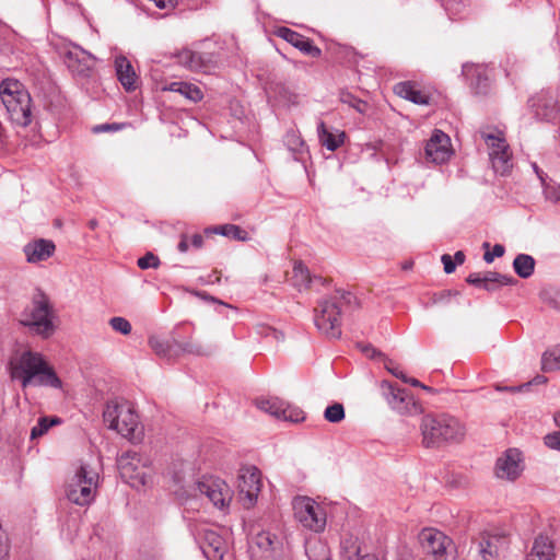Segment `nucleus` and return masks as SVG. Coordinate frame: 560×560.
I'll use <instances>...</instances> for the list:
<instances>
[{"instance_id": "obj_1", "label": "nucleus", "mask_w": 560, "mask_h": 560, "mask_svg": "<svg viewBox=\"0 0 560 560\" xmlns=\"http://www.w3.org/2000/svg\"><path fill=\"white\" fill-rule=\"evenodd\" d=\"M9 365L12 380L20 381L23 388L39 386L59 389L62 387L61 380L42 353L24 351L11 359Z\"/></svg>"}, {"instance_id": "obj_2", "label": "nucleus", "mask_w": 560, "mask_h": 560, "mask_svg": "<svg viewBox=\"0 0 560 560\" xmlns=\"http://www.w3.org/2000/svg\"><path fill=\"white\" fill-rule=\"evenodd\" d=\"M422 445L439 448L443 445L460 442L466 433L464 424L447 413H429L421 419Z\"/></svg>"}, {"instance_id": "obj_3", "label": "nucleus", "mask_w": 560, "mask_h": 560, "mask_svg": "<svg viewBox=\"0 0 560 560\" xmlns=\"http://www.w3.org/2000/svg\"><path fill=\"white\" fill-rule=\"evenodd\" d=\"M354 300L352 293L343 290H336L331 295L322 299L314 315L317 329L329 339L340 338L342 332L341 310Z\"/></svg>"}, {"instance_id": "obj_4", "label": "nucleus", "mask_w": 560, "mask_h": 560, "mask_svg": "<svg viewBox=\"0 0 560 560\" xmlns=\"http://www.w3.org/2000/svg\"><path fill=\"white\" fill-rule=\"evenodd\" d=\"M0 96L13 124L27 127L32 122V98L19 80H2Z\"/></svg>"}, {"instance_id": "obj_5", "label": "nucleus", "mask_w": 560, "mask_h": 560, "mask_svg": "<svg viewBox=\"0 0 560 560\" xmlns=\"http://www.w3.org/2000/svg\"><path fill=\"white\" fill-rule=\"evenodd\" d=\"M54 310L48 296L38 290L28 306L21 313V325L28 328L33 335L43 338L50 337L55 331Z\"/></svg>"}, {"instance_id": "obj_6", "label": "nucleus", "mask_w": 560, "mask_h": 560, "mask_svg": "<svg viewBox=\"0 0 560 560\" xmlns=\"http://www.w3.org/2000/svg\"><path fill=\"white\" fill-rule=\"evenodd\" d=\"M186 328L185 324L177 325L173 331L170 340L161 339L156 336L149 338V346L154 353L161 358L172 360L183 353L207 355L211 352L209 347L194 342L191 340L184 341L182 330Z\"/></svg>"}, {"instance_id": "obj_7", "label": "nucleus", "mask_w": 560, "mask_h": 560, "mask_svg": "<svg viewBox=\"0 0 560 560\" xmlns=\"http://www.w3.org/2000/svg\"><path fill=\"white\" fill-rule=\"evenodd\" d=\"M104 422L109 429L117 431L124 438H137L139 417L132 405L126 400H110L103 411Z\"/></svg>"}, {"instance_id": "obj_8", "label": "nucleus", "mask_w": 560, "mask_h": 560, "mask_svg": "<svg viewBox=\"0 0 560 560\" xmlns=\"http://www.w3.org/2000/svg\"><path fill=\"white\" fill-rule=\"evenodd\" d=\"M98 472L90 465L82 464L67 486V498L77 505H89L95 499Z\"/></svg>"}, {"instance_id": "obj_9", "label": "nucleus", "mask_w": 560, "mask_h": 560, "mask_svg": "<svg viewBox=\"0 0 560 560\" xmlns=\"http://www.w3.org/2000/svg\"><path fill=\"white\" fill-rule=\"evenodd\" d=\"M294 516L305 528L322 532L326 526V512L323 506L308 497H299L293 501Z\"/></svg>"}, {"instance_id": "obj_10", "label": "nucleus", "mask_w": 560, "mask_h": 560, "mask_svg": "<svg viewBox=\"0 0 560 560\" xmlns=\"http://www.w3.org/2000/svg\"><path fill=\"white\" fill-rule=\"evenodd\" d=\"M149 459L137 452H126L118 458V468L122 478L132 487L145 486L150 478Z\"/></svg>"}, {"instance_id": "obj_11", "label": "nucleus", "mask_w": 560, "mask_h": 560, "mask_svg": "<svg viewBox=\"0 0 560 560\" xmlns=\"http://www.w3.org/2000/svg\"><path fill=\"white\" fill-rule=\"evenodd\" d=\"M381 387L387 404L393 410L400 415H417L421 412V406L406 389L396 387L387 381H383Z\"/></svg>"}, {"instance_id": "obj_12", "label": "nucleus", "mask_w": 560, "mask_h": 560, "mask_svg": "<svg viewBox=\"0 0 560 560\" xmlns=\"http://www.w3.org/2000/svg\"><path fill=\"white\" fill-rule=\"evenodd\" d=\"M196 490L205 495L215 508H228L232 500V491L228 483L217 477H205L196 483Z\"/></svg>"}, {"instance_id": "obj_13", "label": "nucleus", "mask_w": 560, "mask_h": 560, "mask_svg": "<svg viewBox=\"0 0 560 560\" xmlns=\"http://www.w3.org/2000/svg\"><path fill=\"white\" fill-rule=\"evenodd\" d=\"M260 488L259 469L255 466H243L238 474V489L245 506L249 508L256 502Z\"/></svg>"}, {"instance_id": "obj_14", "label": "nucleus", "mask_w": 560, "mask_h": 560, "mask_svg": "<svg viewBox=\"0 0 560 560\" xmlns=\"http://www.w3.org/2000/svg\"><path fill=\"white\" fill-rule=\"evenodd\" d=\"M425 158L435 164L448 161L452 154L451 139L442 130L435 129L424 148Z\"/></svg>"}, {"instance_id": "obj_15", "label": "nucleus", "mask_w": 560, "mask_h": 560, "mask_svg": "<svg viewBox=\"0 0 560 560\" xmlns=\"http://www.w3.org/2000/svg\"><path fill=\"white\" fill-rule=\"evenodd\" d=\"M196 539L200 542L201 550L207 559H223L225 541L215 530L203 526L198 530Z\"/></svg>"}, {"instance_id": "obj_16", "label": "nucleus", "mask_w": 560, "mask_h": 560, "mask_svg": "<svg viewBox=\"0 0 560 560\" xmlns=\"http://www.w3.org/2000/svg\"><path fill=\"white\" fill-rule=\"evenodd\" d=\"M509 538L504 534H485L479 542L482 560H500L509 547Z\"/></svg>"}, {"instance_id": "obj_17", "label": "nucleus", "mask_w": 560, "mask_h": 560, "mask_svg": "<svg viewBox=\"0 0 560 560\" xmlns=\"http://www.w3.org/2000/svg\"><path fill=\"white\" fill-rule=\"evenodd\" d=\"M94 56L79 47H74V49L69 50L65 55V63L68 69L79 77H89L94 67Z\"/></svg>"}, {"instance_id": "obj_18", "label": "nucleus", "mask_w": 560, "mask_h": 560, "mask_svg": "<svg viewBox=\"0 0 560 560\" xmlns=\"http://www.w3.org/2000/svg\"><path fill=\"white\" fill-rule=\"evenodd\" d=\"M466 281L477 288H482L487 291H495L504 285H512L516 280L512 276L502 275L499 272L487 271L485 275L479 272L470 273Z\"/></svg>"}, {"instance_id": "obj_19", "label": "nucleus", "mask_w": 560, "mask_h": 560, "mask_svg": "<svg viewBox=\"0 0 560 560\" xmlns=\"http://www.w3.org/2000/svg\"><path fill=\"white\" fill-rule=\"evenodd\" d=\"M522 472L521 453L515 448H510L504 456L498 458L495 464V475L498 478L515 480Z\"/></svg>"}, {"instance_id": "obj_20", "label": "nucleus", "mask_w": 560, "mask_h": 560, "mask_svg": "<svg viewBox=\"0 0 560 560\" xmlns=\"http://www.w3.org/2000/svg\"><path fill=\"white\" fill-rule=\"evenodd\" d=\"M463 75L469 81L470 89L478 95H486L490 89L487 68L480 65H463Z\"/></svg>"}, {"instance_id": "obj_21", "label": "nucleus", "mask_w": 560, "mask_h": 560, "mask_svg": "<svg viewBox=\"0 0 560 560\" xmlns=\"http://www.w3.org/2000/svg\"><path fill=\"white\" fill-rule=\"evenodd\" d=\"M420 537L425 551L433 555L436 560H443L451 540L443 533L434 529H423Z\"/></svg>"}, {"instance_id": "obj_22", "label": "nucleus", "mask_w": 560, "mask_h": 560, "mask_svg": "<svg viewBox=\"0 0 560 560\" xmlns=\"http://www.w3.org/2000/svg\"><path fill=\"white\" fill-rule=\"evenodd\" d=\"M55 250V243L46 238L35 240L23 247V253L30 264H37L47 260L54 255Z\"/></svg>"}, {"instance_id": "obj_23", "label": "nucleus", "mask_w": 560, "mask_h": 560, "mask_svg": "<svg viewBox=\"0 0 560 560\" xmlns=\"http://www.w3.org/2000/svg\"><path fill=\"white\" fill-rule=\"evenodd\" d=\"M116 75L120 84L127 92L135 91L138 86V75L136 74L131 62L125 56L115 58Z\"/></svg>"}, {"instance_id": "obj_24", "label": "nucleus", "mask_w": 560, "mask_h": 560, "mask_svg": "<svg viewBox=\"0 0 560 560\" xmlns=\"http://www.w3.org/2000/svg\"><path fill=\"white\" fill-rule=\"evenodd\" d=\"M317 137L319 140V143L325 147L329 151H336L339 149L346 139L345 131L336 130V132H332L328 130L325 122L320 120L317 124Z\"/></svg>"}, {"instance_id": "obj_25", "label": "nucleus", "mask_w": 560, "mask_h": 560, "mask_svg": "<svg viewBox=\"0 0 560 560\" xmlns=\"http://www.w3.org/2000/svg\"><path fill=\"white\" fill-rule=\"evenodd\" d=\"M394 91L399 97L408 100L417 105L429 104V96L420 91L411 81L397 83Z\"/></svg>"}, {"instance_id": "obj_26", "label": "nucleus", "mask_w": 560, "mask_h": 560, "mask_svg": "<svg viewBox=\"0 0 560 560\" xmlns=\"http://www.w3.org/2000/svg\"><path fill=\"white\" fill-rule=\"evenodd\" d=\"M553 545L546 536H538L528 553L527 560H553Z\"/></svg>"}, {"instance_id": "obj_27", "label": "nucleus", "mask_w": 560, "mask_h": 560, "mask_svg": "<svg viewBox=\"0 0 560 560\" xmlns=\"http://www.w3.org/2000/svg\"><path fill=\"white\" fill-rule=\"evenodd\" d=\"M284 144L293 153L294 160L301 161L307 153V148L301 135L296 130H289L284 136Z\"/></svg>"}, {"instance_id": "obj_28", "label": "nucleus", "mask_w": 560, "mask_h": 560, "mask_svg": "<svg viewBox=\"0 0 560 560\" xmlns=\"http://www.w3.org/2000/svg\"><path fill=\"white\" fill-rule=\"evenodd\" d=\"M324 283L325 280L322 277L312 278L308 269L302 264L298 262L293 268V284L299 289L308 288L313 283Z\"/></svg>"}, {"instance_id": "obj_29", "label": "nucleus", "mask_w": 560, "mask_h": 560, "mask_svg": "<svg viewBox=\"0 0 560 560\" xmlns=\"http://www.w3.org/2000/svg\"><path fill=\"white\" fill-rule=\"evenodd\" d=\"M536 261L533 256L527 254H518L513 261V269L515 273L523 278H529L535 270Z\"/></svg>"}, {"instance_id": "obj_30", "label": "nucleus", "mask_w": 560, "mask_h": 560, "mask_svg": "<svg viewBox=\"0 0 560 560\" xmlns=\"http://www.w3.org/2000/svg\"><path fill=\"white\" fill-rule=\"evenodd\" d=\"M285 404H287L285 401H283L280 398H277V397H272V398H268V399H259L256 402L257 407L261 411L267 412V413L271 415L272 417L280 419V420H281V417L283 416V412H285L284 411Z\"/></svg>"}, {"instance_id": "obj_31", "label": "nucleus", "mask_w": 560, "mask_h": 560, "mask_svg": "<svg viewBox=\"0 0 560 560\" xmlns=\"http://www.w3.org/2000/svg\"><path fill=\"white\" fill-rule=\"evenodd\" d=\"M177 57L178 62L190 70H200L203 68V58L199 52L183 49Z\"/></svg>"}, {"instance_id": "obj_32", "label": "nucleus", "mask_w": 560, "mask_h": 560, "mask_svg": "<svg viewBox=\"0 0 560 560\" xmlns=\"http://www.w3.org/2000/svg\"><path fill=\"white\" fill-rule=\"evenodd\" d=\"M62 422L59 417H40L31 430V440H36L46 434L49 429L54 425H58Z\"/></svg>"}, {"instance_id": "obj_33", "label": "nucleus", "mask_w": 560, "mask_h": 560, "mask_svg": "<svg viewBox=\"0 0 560 560\" xmlns=\"http://www.w3.org/2000/svg\"><path fill=\"white\" fill-rule=\"evenodd\" d=\"M560 369V345L544 352L541 357V370L551 372Z\"/></svg>"}, {"instance_id": "obj_34", "label": "nucleus", "mask_w": 560, "mask_h": 560, "mask_svg": "<svg viewBox=\"0 0 560 560\" xmlns=\"http://www.w3.org/2000/svg\"><path fill=\"white\" fill-rule=\"evenodd\" d=\"M489 158L497 174L505 175L512 167L509 150L504 151L502 154L489 153Z\"/></svg>"}, {"instance_id": "obj_35", "label": "nucleus", "mask_w": 560, "mask_h": 560, "mask_svg": "<svg viewBox=\"0 0 560 560\" xmlns=\"http://www.w3.org/2000/svg\"><path fill=\"white\" fill-rule=\"evenodd\" d=\"M277 537L267 530H261L253 538V544L262 551H269L275 548Z\"/></svg>"}, {"instance_id": "obj_36", "label": "nucleus", "mask_w": 560, "mask_h": 560, "mask_svg": "<svg viewBox=\"0 0 560 560\" xmlns=\"http://www.w3.org/2000/svg\"><path fill=\"white\" fill-rule=\"evenodd\" d=\"M276 34L295 48L300 47V44L305 38L304 35L285 26L279 27Z\"/></svg>"}, {"instance_id": "obj_37", "label": "nucleus", "mask_w": 560, "mask_h": 560, "mask_svg": "<svg viewBox=\"0 0 560 560\" xmlns=\"http://www.w3.org/2000/svg\"><path fill=\"white\" fill-rule=\"evenodd\" d=\"M324 418L331 423H338L345 419V408L341 404L335 402L325 409Z\"/></svg>"}, {"instance_id": "obj_38", "label": "nucleus", "mask_w": 560, "mask_h": 560, "mask_svg": "<svg viewBox=\"0 0 560 560\" xmlns=\"http://www.w3.org/2000/svg\"><path fill=\"white\" fill-rule=\"evenodd\" d=\"M483 138L490 149L489 153L502 154L504 151L509 150V145L503 138L494 135H486Z\"/></svg>"}, {"instance_id": "obj_39", "label": "nucleus", "mask_w": 560, "mask_h": 560, "mask_svg": "<svg viewBox=\"0 0 560 560\" xmlns=\"http://www.w3.org/2000/svg\"><path fill=\"white\" fill-rule=\"evenodd\" d=\"M178 93L194 103L201 101L203 97L201 90L197 85L188 82L184 83Z\"/></svg>"}, {"instance_id": "obj_40", "label": "nucleus", "mask_w": 560, "mask_h": 560, "mask_svg": "<svg viewBox=\"0 0 560 560\" xmlns=\"http://www.w3.org/2000/svg\"><path fill=\"white\" fill-rule=\"evenodd\" d=\"M109 326L113 330L121 334V335H129L131 332V324L128 319L121 316H114L108 322Z\"/></svg>"}, {"instance_id": "obj_41", "label": "nucleus", "mask_w": 560, "mask_h": 560, "mask_svg": "<svg viewBox=\"0 0 560 560\" xmlns=\"http://www.w3.org/2000/svg\"><path fill=\"white\" fill-rule=\"evenodd\" d=\"M283 416L281 417V420L290 421L298 423L300 421H303L305 419L304 412L302 409H300L296 406H292L290 404H285Z\"/></svg>"}, {"instance_id": "obj_42", "label": "nucleus", "mask_w": 560, "mask_h": 560, "mask_svg": "<svg viewBox=\"0 0 560 560\" xmlns=\"http://www.w3.org/2000/svg\"><path fill=\"white\" fill-rule=\"evenodd\" d=\"M340 101L342 103H345V104H348L349 106H351L352 108H354L359 113H364L365 112L366 103L363 102L362 100L355 97L354 95H352L349 92L342 91L340 93Z\"/></svg>"}, {"instance_id": "obj_43", "label": "nucleus", "mask_w": 560, "mask_h": 560, "mask_svg": "<svg viewBox=\"0 0 560 560\" xmlns=\"http://www.w3.org/2000/svg\"><path fill=\"white\" fill-rule=\"evenodd\" d=\"M215 232L220 233L223 236L232 237L235 240H244V237L242 235L244 233V231L237 225H233V224L223 225V226L217 228Z\"/></svg>"}, {"instance_id": "obj_44", "label": "nucleus", "mask_w": 560, "mask_h": 560, "mask_svg": "<svg viewBox=\"0 0 560 560\" xmlns=\"http://www.w3.org/2000/svg\"><path fill=\"white\" fill-rule=\"evenodd\" d=\"M140 269L158 268L160 266V259L156 255L149 252L144 256L140 257L137 261Z\"/></svg>"}, {"instance_id": "obj_45", "label": "nucleus", "mask_w": 560, "mask_h": 560, "mask_svg": "<svg viewBox=\"0 0 560 560\" xmlns=\"http://www.w3.org/2000/svg\"><path fill=\"white\" fill-rule=\"evenodd\" d=\"M298 49L303 52L304 55L318 58L322 55V50L313 45L312 40L307 37H305L302 43L300 44V47Z\"/></svg>"}, {"instance_id": "obj_46", "label": "nucleus", "mask_w": 560, "mask_h": 560, "mask_svg": "<svg viewBox=\"0 0 560 560\" xmlns=\"http://www.w3.org/2000/svg\"><path fill=\"white\" fill-rule=\"evenodd\" d=\"M441 3L451 16L458 15L464 7L463 0H441Z\"/></svg>"}, {"instance_id": "obj_47", "label": "nucleus", "mask_w": 560, "mask_h": 560, "mask_svg": "<svg viewBox=\"0 0 560 560\" xmlns=\"http://www.w3.org/2000/svg\"><path fill=\"white\" fill-rule=\"evenodd\" d=\"M544 192L549 201L560 205V185H547Z\"/></svg>"}, {"instance_id": "obj_48", "label": "nucleus", "mask_w": 560, "mask_h": 560, "mask_svg": "<svg viewBox=\"0 0 560 560\" xmlns=\"http://www.w3.org/2000/svg\"><path fill=\"white\" fill-rule=\"evenodd\" d=\"M544 441L549 448L560 451V430L547 434Z\"/></svg>"}, {"instance_id": "obj_49", "label": "nucleus", "mask_w": 560, "mask_h": 560, "mask_svg": "<svg viewBox=\"0 0 560 560\" xmlns=\"http://www.w3.org/2000/svg\"><path fill=\"white\" fill-rule=\"evenodd\" d=\"M504 246L501 245V244H495L492 248V252H486L485 255H483V260L487 262V264H490L493 261V259L495 257H502L504 255Z\"/></svg>"}, {"instance_id": "obj_50", "label": "nucleus", "mask_w": 560, "mask_h": 560, "mask_svg": "<svg viewBox=\"0 0 560 560\" xmlns=\"http://www.w3.org/2000/svg\"><path fill=\"white\" fill-rule=\"evenodd\" d=\"M385 369L395 377L401 380L404 382L406 374L399 370L397 366L394 365V362L385 357Z\"/></svg>"}, {"instance_id": "obj_51", "label": "nucleus", "mask_w": 560, "mask_h": 560, "mask_svg": "<svg viewBox=\"0 0 560 560\" xmlns=\"http://www.w3.org/2000/svg\"><path fill=\"white\" fill-rule=\"evenodd\" d=\"M360 349L361 351L369 358H372V359H375V358H383L385 359V355L380 352L378 350H376L373 346L371 345H363V346H360Z\"/></svg>"}, {"instance_id": "obj_52", "label": "nucleus", "mask_w": 560, "mask_h": 560, "mask_svg": "<svg viewBox=\"0 0 560 560\" xmlns=\"http://www.w3.org/2000/svg\"><path fill=\"white\" fill-rule=\"evenodd\" d=\"M441 260L443 262L445 273L450 275V273L455 271L456 264L454 262V260H453L451 255L444 254L441 257Z\"/></svg>"}, {"instance_id": "obj_53", "label": "nucleus", "mask_w": 560, "mask_h": 560, "mask_svg": "<svg viewBox=\"0 0 560 560\" xmlns=\"http://www.w3.org/2000/svg\"><path fill=\"white\" fill-rule=\"evenodd\" d=\"M188 248H189V237H188V235L183 234L180 237V241L177 245V249L180 253H186L188 250Z\"/></svg>"}, {"instance_id": "obj_54", "label": "nucleus", "mask_w": 560, "mask_h": 560, "mask_svg": "<svg viewBox=\"0 0 560 560\" xmlns=\"http://www.w3.org/2000/svg\"><path fill=\"white\" fill-rule=\"evenodd\" d=\"M184 81H174L167 84L164 90L178 93L184 85Z\"/></svg>"}, {"instance_id": "obj_55", "label": "nucleus", "mask_w": 560, "mask_h": 560, "mask_svg": "<svg viewBox=\"0 0 560 560\" xmlns=\"http://www.w3.org/2000/svg\"><path fill=\"white\" fill-rule=\"evenodd\" d=\"M177 3V0H156L155 5L160 9L174 8Z\"/></svg>"}, {"instance_id": "obj_56", "label": "nucleus", "mask_w": 560, "mask_h": 560, "mask_svg": "<svg viewBox=\"0 0 560 560\" xmlns=\"http://www.w3.org/2000/svg\"><path fill=\"white\" fill-rule=\"evenodd\" d=\"M190 244L192 247L195 248H200L203 244V237L201 234H194L191 237H190Z\"/></svg>"}, {"instance_id": "obj_57", "label": "nucleus", "mask_w": 560, "mask_h": 560, "mask_svg": "<svg viewBox=\"0 0 560 560\" xmlns=\"http://www.w3.org/2000/svg\"><path fill=\"white\" fill-rule=\"evenodd\" d=\"M117 129H118V127L116 125L104 124V125L96 126L94 128V131L98 132V131H109V130H117Z\"/></svg>"}, {"instance_id": "obj_58", "label": "nucleus", "mask_w": 560, "mask_h": 560, "mask_svg": "<svg viewBox=\"0 0 560 560\" xmlns=\"http://www.w3.org/2000/svg\"><path fill=\"white\" fill-rule=\"evenodd\" d=\"M547 382V377L544 376V375H537L533 378L532 382L525 384L524 386H528V385H532V384H535V385H540V384H545Z\"/></svg>"}, {"instance_id": "obj_59", "label": "nucleus", "mask_w": 560, "mask_h": 560, "mask_svg": "<svg viewBox=\"0 0 560 560\" xmlns=\"http://www.w3.org/2000/svg\"><path fill=\"white\" fill-rule=\"evenodd\" d=\"M453 260L456 265H462L465 261V254L462 250L456 252Z\"/></svg>"}, {"instance_id": "obj_60", "label": "nucleus", "mask_w": 560, "mask_h": 560, "mask_svg": "<svg viewBox=\"0 0 560 560\" xmlns=\"http://www.w3.org/2000/svg\"><path fill=\"white\" fill-rule=\"evenodd\" d=\"M404 383L410 384L411 386H415V387H421V384H422L417 378L408 377L407 375L404 380Z\"/></svg>"}, {"instance_id": "obj_61", "label": "nucleus", "mask_w": 560, "mask_h": 560, "mask_svg": "<svg viewBox=\"0 0 560 560\" xmlns=\"http://www.w3.org/2000/svg\"><path fill=\"white\" fill-rule=\"evenodd\" d=\"M546 108L549 109V113L544 114L542 118L549 119L551 117V114L553 113V106L549 107L548 105H546Z\"/></svg>"}, {"instance_id": "obj_62", "label": "nucleus", "mask_w": 560, "mask_h": 560, "mask_svg": "<svg viewBox=\"0 0 560 560\" xmlns=\"http://www.w3.org/2000/svg\"><path fill=\"white\" fill-rule=\"evenodd\" d=\"M553 420L558 427H560V411L556 412L553 416Z\"/></svg>"}, {"instance_id": "obj_63", "label": "nucleus", "mask_w": 560, "mask_h": 560, "mask_svg": "<svg viewBox=\"0 0 560 560\" xmlns=\"http://www.w3.org/2000/svg\"><path fill=\"white\" fill-rule=\"evenodd\" d=\"M89 226L90 229L94 230L96 226H97V221L96 220H90L89 221Z\"/></svg>"}, {"instance_id": "obj_64", "label": "nucleus", "mask_w": 560, "mask_h": 560, "mask_svg": "<svg viewBox=\"0 0 560 560\" xmlns=\"http://www.w3.org/2000/svg\"><path fill=\"white\" fill-rule=\"evenodd\" d=\"M358 560H374V559L371 558V556L365 555V556L360 557Z\"/></svg>"}]
</instances>
